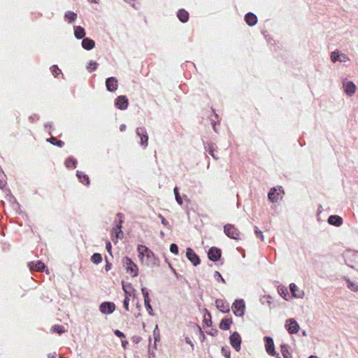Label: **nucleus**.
Instances as JSON below:
<instances>
[{
	"mask_svg": "<svg viewBox=\"0 0 358 358\" xmlns=\"http://www.w3.org/2000/svg\"><path fill=\"white\" fill-rule=\"evenodd\" d=\"M221 256V251L216 248H211L208 251V257L212 261H217Z\"/></svg>",
	"mask_w": 358,
	"mask_h": 358,
	"instance_id": "obj_15",
	"label": "nucleus"
},
{
	"mask_svg": "<svg viewBox=\"0 0 358 358\" xmlns=\"http://www.w3.org/2000/svg\"><path fill=\"white\" fill-rule=\"evenodd\" d=\"M82 45L86 50H91L94 46V42L90 38H84L82 41Z\"/></svg>",
	"mask_w": 358,
	"mask_h": 358,
	"instance_id": "obj_20",
	"label": "nucleus"
},
{
	"mask_svg": "<svg viewBox=\"0 0 358 358\" xmlns=\"http://www.w3.org/2000/svg\"><path fill=\"white\" fill-rule=\"evenodd\" d=\"M115 334L117 336L120 337V338H122V337H124V334H123L122 332H121L120 331H119V330H115Z\"/></svg>",
	"mask_w": 358,
	"mask_h": 358,
	"instance_id": "obj_36",
	"label": "nucleus"
},
{
	"mask_svg": "<svg viewBox=\"0 0 358 358\" xmlns=\"http://www.w3.org/2000/svg\"><path fill=\"white\" fill-rule=\"evenodd\" d=\"M230 344L236 352L241 350V338L239 334L236 331L234 332L229 337Z\"/></svg>",
	"mask_w": 358,
	"mask_h": 358,
	"instance_id": "obj_5",
	"label": "nucleus"
},
{
	"mask_svg": "<svg viewBox=\"0 0 358 358\" xmlns=\"http://www.w3.org/2000/svg\"><path fill=\"white\" fill-rule=\"evenodd\" d=\"M232 320L231 319H224L220 323V328L224 330H228L230 328Z\"/></svg>",
	"mask_w": 358,
	"mask_h": 358,
	"instance_id": "obj_22",
	"label": "nucleus"
},
{
	"mask_svg": "<svg viewBox=\"0 0 358 358\" xmlns=\"http://www.w3.org/2000/svg\"><path fill=\"white\" fill-rule=\"evenodd\" d=\"M125 128H126V125H125V124H122V125L120 126V130H121L122 131H123L125 129Z\"/></svg>",
	"mask_w": 358,
	"mask_h": 358,
	"instance_id": "obj_43",
	"label": "nucleus"
},
{
	"mask_svg": "<svg viewBox=\"0 0 358 358\" xmlns=\"http://www.w3.org/2000/svg\"><path fill=\"white\" fill-rule=\"evenodd\" d=\"M186 256L187 259L193 264L194 266H196L200 263L199 258L196 253L191 248H187Z\"/></svg>",
	"mask_w": 358,
	"mask_h": 358,
	"instance_id": "obj_13",
	"label": "nucleus"
},
{
	"mask_svg": "<svg viewBox=\"0 0 358 358\" xmlns=\"http://www.w3.org/2000/svg\"><path fill=\"white\" fill-rule=\"evenodd\" d=\"M264 341H265V349H266L267 353L271 356H274L275 355V351L274 343H273V339L270 337H265Z\"/></svg>",
	"mask_w": 358,
	"mask_h": 358,
	"instance_id": "obj_11",
	"label": "nucleus"
},
{
	"mask_svg": "<svg viewBox=\"0 0 358 358\" xmlns=\"http://www.w3.org/2000/svg\"><path fill=\"white\" fill-rule=\"evenodd\" d=\"M52 72L55 76H57L59 73L60 70L57 66H53Z\"/></svg>",
	"mask_w": 358,
	"mask_h": 358,
	"instance_id": "obj_35",
	"label": "nucleus"
},
{
	"mask_svg": "<svg viewBox=\"0 0 358 358\" xmlns=\"http://www.w3.org/2000/svg\"><path fill=\"white\" fill-rule=\"evenodd\" d=\"M66 166L68 167H73L75 166V163L72 160H69L66 162Z\"/></svg>",
	"mask_w": 358,
	"mask_h": 358,
	"instance_id": "obj_37",
	"label": "nucleus"
},
{
	"mask_svg": "<svg viewBox=\"0 0 358 358\" xmlns=\"http://www.w3.org/2000/svg\"><path fill=\"white\" fill-rule=\"evenodd\" d=\"M84 179L86 180V183L88 184L89 183V178L86 176H84Z\"/></svg>",
	"mask_w": 358,
	"mask_h": 358,
	"instance_id": "obj_45",
	"label": "nucleus"
},
{
	"mask_svg": "<svg viewBox=\"0 0 358 358\" xmlns=\"http://www.w3.org/2000/svg\"><path fill=\"white\" fill-rule=\"evenodd\" d=\"M55 140V138H52V141H51V143H53Z\"/></svg>",
	"mask_w": 358,
	"mask_h": 358,
	"instance_id": "obj_49",
	"label": "nucleus"
},
{
	"mask_svg": "<svg viewBox=\"0 0 358 358\" xmlns=\"http://www.w3.org/2000/svg\"><path fill=\"white\" fill-rule=\"evenodd\" d=\"M58 333L61 334L64 331V329L62 327H58L57 329H55Z\"/></svg>",
	"mask_w": 358,
	"mask_h": 358,
	"instance_id": "obj_40",
	"label": "nucleus"
},
{
	"mask_svg": "<svg viewBox=\"0 0 358 358\" xmlns=\"http://www.w3.org/2000/svg\"><path fill=\"white\" fill-rule=\"evenodd\" d=\"M222 354L223 356H224L225 358H229V357H230V352L227 348H222Z\"/></svg>",
	"mask_w": 358,
	"mask_h": 358,
	"instance_id": "obj_32",
	"label": "nucleus"
},
{
	"mask_svg": "<svg viewBox=\"0 0 358 358\" xmlns=\"http://www.w3.org/2000/svg\"><path fill=\"white\" fill-rule=\"evenodd\" d=\"M141 292L144 297V302H148V301H149V297L148 293L145 291V288H142Z\"/></svg>",
	"mask_w": 358,
	"mask_h": 358,
	"instance_id": "obj_33",
	"label": "nucleus"
},
{
	"mask_svg": "<svg viewBox=\"0 0 358 358\" xmlns=\"http://www.w3.org/2000/svg\"><path fill=\"white\" fill-rule=\"evenodd\" d=\"M289 288H290V290L293 294V296L296 298H299V299H301L303 298L304 294L302 291H301L298 287L297 286L294 284V283H292L290 285H289Z\"/></svg>",
	"mask_w": 358,
	"mask_h": 358,
	"instance_id": "obj_17",
	"label": "nucleus"
},
{
	"mask_svg": "<svg viewBox=\"0 0 358 358\" xmlns=\"http://www.w3.org/2000/svg\"><path fill=\"white\" fill-rule=\"evenodd\" d=\"M106 249L108 250V252H110V250H111V244L110 242H108L106 243Z\"/></svg>",
	"mask_w": 358,
	"mask_h": 358,
	"instance_id": "obj_39",
	"label": "nucleus"
},
{
	"mask_svg": "<svg viewBox=\"0 0 358 358\" xmlns=\"http://www.w3.org/2000/svg\"><path fill=\"white\" fill-rule=\"evenodd\" d=\"M216 275H217V278H220L222 282H224V280L222 278V277L218 272H216Z\"/></svg>",
	"mask_w": 358,
	"mask_h": 358,
	"instance_id": "obj_41",
	"label": "nucleus"
},
{
	"mask_svg": "<svg viewBox=\"0 0 358 358\" xmlns=\"http://www.w3.org/2000/svg\"><path fill=\"white\" fill-rule=\"evenodd\" d=\"M229 358H230V357H229Z\"/></svg>",
	"mask_w": 358,
	"mask_h": 358,
	"instance_id": "obj_54",
	"label": "nucleus"
},
{
	"mask_svg": "<svg viewBox=\"0 0 358 358\" xmlns=\"http://www.w3.org/2000/svg\"><path fill=\"white\" fill-rule=\"evenodd\" d=\"M343 87L344 92L348 96H352L356 92L357 87L355 84L352 81L348 80L347 79H345L343 81Z\"/></svg>",
	"mask_w": 358,
	"mask_h": 358,
	"instance_id": "obj_7",
	"label": "nucleus"
},
{
	"mask_svg": "<svg viewBox=\"0 0 358 358\" xmlns=\"http://www.w3.org/2000/svg\"><path fill=\"white\" fill-rule=\"evenodd\" d=\"M215 305L218 309H220L223 313H228L229 309L228 306L226 305V303L222 299H217L215 301Z\"/></svg>",
	"mask_w": 358,
	"mask_h": 358,
	"instance_id": "obj_18",
	"label": "nucleus"
},
{
	"mask_svg": "<svg viewBox=\"0 0 358 358\" xmlns=\"http://www.w3.org/2000/svg\"><path fill=\"white\" fill-rule=\"evenodd\" d=\"M31 270L36 271H41L45 268V265L43 263L41 262H38L36 264H34L33 262L29 265Z\"/></svg>",
	"mask_w": 358,
	"mask_h": 358,
	"instance_id": "obj_25",
	"label": "nucleus"
},
{
	"mask_svg": "<svg viewBox=\"0 0 358 358\" xmlns=\"http://www.w3.org/2000/svg\"><path fill=\"white\" fill-rule=\"evenodd\" d=\"M115 310V306L111 302H103L99 306V310L103 314H111Z\"/></svg>",
	"mask_w": 358,
	"mask_h": 358,
	"instance_id": "obj_8",
	"label": "nucleus"
},
{
	"mask_svg": "<svg viewBox=\"0 0 358 358\" xmlns=\"http://www.w3.org/2000/svg\"><path fill=\"white\" fill-rule=\"evenodd\" d=\"M75 36L78 38H82L85 36V30L81 27H76L74 29Z\"/></svg>",
	"mask_w": 358,
	"mask_h": 358,
	"instance_id": "obj_24",
	"label": "nucleus"
},
{
	"mask_svg": "<svg viewBox=\"0 0 358 358\" xmlns=\"http://www.w3.org/2000/svg\"><path fill=\"white\" fill-rule=\"evenodd\" d=\"M186 342H187V343L189 344L190 345H192V346L193 345V344L189 338H186Z\"/></svg>",
	"mask_w": 358,
	"mask_h": 358,
	"instance_id": "obj_42",
	"label": "nucleus"
},
{
	"mask_svg": "<svg viewBox=\"0 0 358 358\" xmlns=\"http://www.w3.org/2000/svg\"><path fill=\"white\" fill-rule=\"evenodd\" d=\"M96 65L97 64L96 62H90L89 63V64L87 65V69L90 71H92L94 69H96Z\"/></svg>",
	"mask_w": 358,
	"mask_h": 358,
	"instance_id": "obj_30",
	"label": "nucleus"
},
{
	"mask_svg": "<svg viewBox=\"0 0 358 358\" xmlns=\"http://www.w3.org/2000/svg\"><path fill=\"white\" fill-rule=\"evenodd\" d=\"M245 21L250 26H252L257 23V20L256 15L252 13H248L245 16Z\"/></svg>",
	"mask_w": 358,
	"mask_h": 358,
	"instance_id": "obj_21",
	"label": "nucleus"
},
{
	"mask_svg": "<svg viewBox=\"0 0 358 358\" xmlns=\"http://www.w3.org/2000/svg\"><path fill=\"white\" fill-rule=\"evenodd\" d=\"M137 251L141 264L148 266L152 261L153 253L144 245H138Z\"/></svg>",
	"mask_w": 358,
	"mask_h": 358,
	"instance_id": "obj_1",
	"label": "nucleus"
},
{
	"mask_svg": "<svg viewBox=\"0 0 358 358\" xmlns=\"http://www.w3.org/2000/svg\"><path fill=\"white\" fill-rule=\"evenodd\" d=\"M92 1H95V0H92Z\"/></svg>",
	"mask_w": 358,
	"mask_h": 358,
	"instance_id": "obj_52",
	"label": "nucleus"
},
{
	"mask_svg": "<svg viewBox=\"0 0 358 358\" xmlns=\"http://www.w3.org/2000/svg\"><path fill=\"white\" fill-rule=\"evenodd\" d=\"M224 232L225 234L230 238L234 239H238L239 233L234 228V226L231 224H227L224 227Z\"/></svg>",
	"mask_w": 358,
	"mask_h": 358,
	"instance_id": "obj_12",
	"label": "nucleus"
},
{
	"mask_svg": "<svg viewBox=\"0 0 358 358\" xmlns=\"http://www.w3.org/2000/svg\"><path fill=\"white\" fill-rule=\"evenodd\" d=\"M178 17L181 22H185L187 21V20L189 18V15L186 10H179V12L178 13Z\"/></svg>",
	"mask_w": 358,
	"mask_h": 358,
	"instance_id": "obj_23",
	"label": "nucleus"
},
{
	"mask_svg": "<svg viewBox=\"0 0 358 358\" xmlns=\"http://www.w3.org/2000/svg\"><path fill=\"white\" fill-rule=\"evenodd\" d=\"M127 273L131 277H136L138 275V266L132 260L128 257H125L123 260Z\"/></svg>",
	"mask_w": 358,
	"mask_h": 358,
	"instance_id": "obj_3",
	"label": "nucleus"
},
{
	"mask_svg": "<svg viewBox=\"0 0 358 358\" xmlns=\"http://www.w3.org/2000/svg\"><path fill=\"white\" fill-rule=\"evenodd\" d=\"M328 222L330 224L338 227L342 224V219L338 215H331L328 219Z\"/></svg>",
	"mask_w": 358,
	"mask_h": 358,
	"instance_id": "obj_19",
	"label": "nucleus"
},
{
	"mask_svg": "<svg viewBox=\"0 0 358 358\" xmlns=\"http://www.w3.org/2000/svg\"><path fill=\"white\" fill-rule=\"evenodd\" d=\"M245 307V303L242 300H236L232 305V309L234 314L240 317L243 316Z\"/></svg>",
	"mask_w": 358,
	"mask_h": 358,
	"instance_id": "obj_6",
	"label": "nucleus"
},
{
	"mask_svg": "<svg viewBox=\"0 0 358 358\" xmlns=\"http://www.w3.org/2000/svg\"><path fill=\"white\" fill-rule=\"evenodd\" d=\"M112 241L116 243L118 239L123 238L124 233L122 231V225L119 224L115 228H114L111 232Z\"/></svg>",
	"mask_w": 358,
	"mask_h": 358,
	"instance_id": "obj_9",
	"label": "nucleus"
},
{
	"mask_svg": "<svg viewBox=\"0 0 358 358\" xmlns=\"http://www.w3.org/2000/svg\"><path fill=\"white\" fill-rule=\"evenodd\" d=\"M55 140V138H52V141H51V143H53Z\"/></svg>",
	"mask_w": 358,
	"mask_h": 358,
	"instance_id": "obj_51",
	"label": "nucleus"
},
{
	"mask_svg": "<svg viewBox=\"0 0 358 358\" xmlns=\"http://www.w3.org/2000/svg\"><path fill=\"white\" fill-rule=\"evenodd\" d=\"M173 192H174V194H175L176 199L177 202L178 203V204L182 205V199L179 195L178 188H176V187L174 188Z\"/></svg>",
	"mask_w": 358,
	"mask_h": 358,
	"instance_id": "obj_29",
	"label": "nucleus"
},
{
	"mask_svg": "<svg viewBox=\"0 0 358 358\" xmlns=\"http://www.w3.org/2000/svg\"><path fill=\"white\" fill-rule=\"evenodd\" d=\"M122 289L125 294L124 306L127 310H129V299L130 297H132L133 299L136 298V290L130 285H124V283H122Z\"/></svg>",
	"mask_w": 358,
	"mask_h": 358,
	"instance_id": "obj_2",
	"label": "nucleus"
},
{
	"mask_svg": "<svg viewBox=\"0 0 358 358\" xmlns=\"http://www.w3.org/2000/svg\"><path fill=\"white\" fill-rule=\"evenodd\" d=\"M162 222L163 224L164 225H166L167 224V222L166 221V220L164 218H162Z\"/></svg>",
	"mask_w": 358,
	"mask_h": 358,
	"instance_id": "obj_44",
	"label": "nucleus"
},
{
	"mask_svg": "<svg viewBox=\"0 0 358 358\" xmlns=\"http://www.w3.org/2000/svg\"><path fill=\"white\" fill-rule=\"evenodd\" d=\"M101 260H102L101 255L99 253H95L92 257V261L94 264H99L101 262Z\"/></svg>",
	"mask_w": 358,
	"mask_h": 358,
	"instance_id": "obj_28",
	"label": "nucleus"
},
{
	"mask_svg": "<svg viewBox=\"0 0 358 358\" xmlns=\"http://www.w3.org/2000/svg\"><path fill=\"white\" fill-rule=\"evenodd\" d=\"M62 144H63V143H62V141H58V145H59V146H61V145H62Z\"/></svg>",
	"mask_w": 358,
	"mask_h": 358,
	"instance_id": "obj_47",
	"label": "nucleus"
},
{
	"mask_svg": "<svg viewBox=\"0 0 358 358\" xmlns=\"http://www.w3.org/2000/svg\"><path fill=\"white\" fill-rule=\"evenodd\" d=\"M141 143L142 144H144V143H147V141H148V136H143V137H141Z\"/></svg>",
	"mask_w": 358,
	"mask_h": 358,
	"instance_id": "obj_38",
	"label": "nucleus"
},
{
	"mask_svg": "<svg viewBox=\"0 0 358 358\" xmlns=\"http://www.w3.org/2000/svg\"><path fill=\"white\" fill-rule=\"evenodd\" d=\"M308 358H318L317 356L311 355Z\"/></svg>",
	"mask_w": 358,
	"mask_h": 358,
	"instance_id": "obj_46",
	"label": "nucleus"
},
{
	"mask_svg": "<svg viewBox=\"0 0 358 358\" xmlns=\"http://www.w3.org/2000/svg\"><path fill=\"white\" fill-rule=\"evenodd\" d=\"M106 85L108 91H115L117 87V80L113 77L108 78Z\"/></svg>",
	"mask_w": 358,
	"mask_h": 358,
	"instance_id": "obj_16",
	"label": "nucleus"
},
{
	"mask_svg": "<svg viewBox=\"0 0 358 358\" xmlns=\"http://www.w3.org/2000/svg\"><path fill=\"white\" fill-rule=\"evenodd\" d=\"M115 105L121 110L126 109L128 106V99L124 96H120L116 100Z\"/></svg>",
	"mask_w": 358,
	"mask_h": 358,
	"instance_id": "obj_14",
	"label": "nucleus"
},
{
	"mask_svg": "<svg viewBox=\"0 0 358 358\" xmlns=\"http://www.w3.org/2000/svg\"><path fill=\"white\" fill-rule=\"evenodd\" d=\"M331 60L333 62H347L350 60L349 57L342 53H339L338 52L334 51L331 54Z\"/></svg>",
	"mask_w": 358,
	"mask_h": 358,
	"instance_id": "obj_10",
	"label": "nucleus"
},
{
	"mask_svg": "<svg viewBox=\"0 0 358 358\" xmlns=\"http://www.w3.org/2000/svg\"><path fill=\"white\" fill-rule=\"evenodd\" d=\"M275 191H276V189L275 188H273V189L271 190V192L268 193V199L272 202L278 201V196L275 194Z\"/></svg>",
	"mask_w": 358,
	"mask_h": 358,
	"instance_id": "obj_26",
	"label": "nucleus"
},
{
	"mask_svg": "<svg viewBox=\"0 0 358 358\" xmlns=\"http://www.w3.org/2000/svg\"><path fill=\"white\" fill-rule=\"evenodd\" d=\"M92 1H95V0H92Z\"/></svg>",
	"mask_w": 358,
	"mask_h": 358,
	"instance_id": "obj_53",
	"label": "nucleus"
},
{
	"mask_svg": "<svg viewBox=\"0 0 358 358\" xmlns=\"http://www.w3.org/2000/svg\"><path fill=\"white\" fill-rule=\"evenodd\" d=\"M170 251L172 252V253H174L176 255H178V246L175 243H172L170 246Z\"/></svg>",
	"mask_w": 358,
	"mask_h": 358,
	"instance_id": "obj_31",
	"label": "nucleus"
},
{
	"mask_svg": "<svg viewBox=\"0 0 358 358\" xmlns=\"http://www.w3.org/2000/svg\"><path fill=\"white\" fill-rule=\"evenodd\" d=\"M145 307L147 310L149 311V313L152 315V307L150 304V301H148V302H145Z\"/></svg>",
	"mask_w": 358,
	"mask_h": 358,
	"instance_id": "obj_34",
	"label": "nucleus"
},
{
	"mask_svg": "<svg viewBox=\"0 0 358 358\" xmlns=\"http://www.w3.org/2000/svg\"><path fill=\"white\" fill-rule=\"evenodd\" d=\"M65 17L69 20V22H71L76 19L77 15L72 12H68L66 13Z\"/></svg>",
	"mask_w": 358,
	"mask_h": 358,
	"instance_id": "obj_27",
	"label": "nucleus"
},
{
	"mask_svg": "<svg viewBox=\"0 0 358 358\" xmlns=\"http://www.w3.org/2000/svg\"><path fill=\"white\" fill-rule=\"evenodd\" d=\"M285 327L289 334H297L300 329L299 324L293 318H289L285 321Z\"/></svg>",
	"mask_w": 358,
	"mask_h": 358,
	"instance_id": "obj_4",
	"label": "nucleus"
},
{
	"mask_svg": "<svg viewBox=\"0 0 358 358\" xmlns=\"http://www.w3.org/2000/svg\"><path fill=\"white\" fill-rule=\"evenodd\" d=\"M350 288H351V289H356L355 287H354V285H353L352 284H351V285H350Z\"/></svg>",
	"mask_w": 358,
	"mask_h": 358,
	"instance_id": "obj_48",
	"label": "nucleus"
},
{
	"mask_svg": "<svg viewBox=\"0 0 358 358\" xmlns=\"http://www.w3.org/2000/svg\"><path fill=\"white\" fill-rule=\"evenodd\" d=\"M55 140V138H52V141H51V143H53Z\"/></svg>",
	"mask_w": 358,
	"mask_h": 358,
	"instance_id": "obj_50",
	"label": "nucleus"
}]
</instances>
